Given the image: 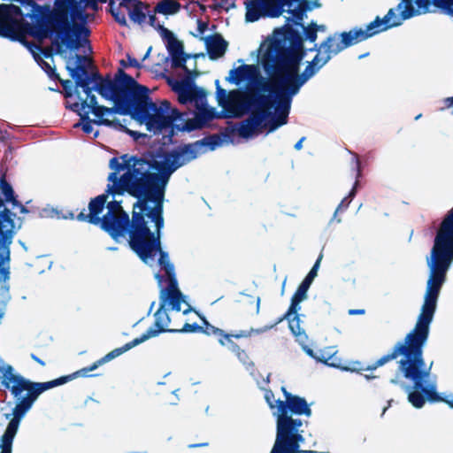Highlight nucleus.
<instances>
[{
    "label": "nucleus",
    "mask_w": 453,
    "mask_h": 453,
    "mask_svg": "<svg viewBox=\"0 0 453 453\" xmlns=\"http://www.w3.org/2000/svg\"><path fill=\"white\" fill-rule=\"evenodd\" d=\"M142 342H143L142 339H141L140 337H137V338L134 339L133 341L126 343L122 347L116 348V349H112L108 354H106L104 357H103L102 358H100L99 360L95 362L89 367H86V368H82V369L79 370L76 372V374L81 377H88V376H90L89 372H92V371L97 369L100 365L111 361L112 359L119 357L123 353L130 350L131 349L138 346L139 344H141Z\"/></svg>",
    "instance_id": "obj_20"
},
{
    "label": "nucleus",
    "mask_w": 453,
    "mask_h": 453,
    "mask_svg": "<svg viewBox=\"0 0 453 453\" xmlns=\"http://www.w3.org/2000/svg\"><path fill=\"white\" fill-rule=\"evenodd\" d=\"M369 38L365 27H354L348 32L334 33L329 35L318 48L313 59L308 62L300 73L303 60V39L292 27L284 31L276 30L259 47L258 52L293 85L295 91L300 92L302 87L332 58L343 50Z\"/></svg>",
    "instance_id": "obj_3"
},
{
    "label": "nucleus",
    "mask_w": 453,
    "mask_h": 453,
    "mask_svg": "<svg viewBox=\"0 0 453 453\" xmlns=\"http://www.w3.org/2000/svg\"><path fill=\"white\" fill-rule=\"evenodd\" d=\"M88 74L89 88L94 89L106 100L112 101L118 106L133 107L134 113L146 124L147 130L154 134L170 131L173 135L174 129H185L183 114L172 108L168 101H162L159 105L149 101L148 89L139 85L128 74L121 72L116 81L104 79L97 73Z\"/></svg>",
    "instance_id": "obj_5"
},
{
    "label": "nucleus",
    "mask_w": 453,
    "mask_h": 453,
    "mask_svg": "<svg viewBox=\"0 0 453 453\" xmlns=\"http://www.w3.org/2000/svg\"><path fill=\"white\" fill-rule=\"evenodd\" d=\"M303 350L309 357L314 358L317 361L322 362L332 367H339V363L337 362L336 357L337 350L335 349V347H326L323 349H319V351L315 352L308 345H303Z\"/></svg>",
    "instance_id": "obj_21"
},
{
    "label": "nucleus",
    "mask_w": 453,
    "mask_h": 453,
    "mask_svg": "<svg viewBox=\"0 0 453 453\" xmlns=\"http://www.w3.org/2000/svg\"><path fill=\"white\" fill-rule=\"evenodd\" d=\"M237 358L241 363H242L248 371H250L253 369L254 364L253 362L249 360V357L247 353L243 349H240L238 352L235 353Z\"/></svg>",
    "instance_id": "obj_37"
},
{
    "label": "nucleus",
    "mask_w": 453,
    "mask_h": 453,
    "mask_svg": "<svg viewBox=\"0 0 453 453\" xmlns=\"http://www.w3.org/2000/svg\"><path fill=\"white\" fill-rule=\"evenodd\" d=\"M31 357H32L35 361H36L38 364H40L41 365H42V366H44V365H45V363H44L42 359L38 358L35 355L32 354V355H31Z\"/></svg>",
    "instance_id": "obj_52"
},
{
    "label": "nucleus",
    "mask_w": 453,
    "mask_h": 453,
    "mask_svg": "<svg viewBox=\"0 0 453 453\" xmlns=\"http://www.w3.org/2000/svg\"><path fill=\"white\" fill-rule=\"evenodd\" d=\"M42 67L44 69V71L48 73V75L50 78H58V74L56 73L55 67H52L48 62L43 61L42 64Z\"/></svg>",
    "instance_id": "obj_41"
},
{
    "label": "nucleus",
    "mask_w": 453,
    "mask_h": 453,
    "mask_svg": "<svg viewBox=\"0 0 453 453\" xmlns=\"http://www.w3.org/2000/svg\"><path fill=\"white\" fill-rule=\"evenodd\" d=\"M74 82L70 80L61 81L62 86L64 89L65 90L68 96H71L73 95V91L78 96V93H80L83 97H85V94L82 90V88L79 87L77 88L76 81L74 78H73Z\"/></svg>",
    "instance_id": "obj_33"
},
{
    "label": "nucleus",
    "mask_w": 453,
    "mask_h": 453,
    "mask_svg": "<svg viewBox=\"0 0 453 453\" xmlns=\"http://www.w3.org/2000/svg\"><path fill=\"white\" fill-rule=\"evenodd\" d=\"M206 47L210 58L217 59L225 54L227 42L220 35H213L206 38Z\"/></svg>",
    "instance_id": "obj_24"
},
{
    "label": "nucleus",
    "mask_w": 453,
    "mask_h": 453,
    "mask_svg": "<svg viewBox=\"0 0 453 453\" xmlns=\"http://www.w3.org/2000/svg\"><path fill=\"white\" fill-rule=\"evenodd\" d=\"M173 90L178 101L194 112V119L198 127H203L215 118V109L207 104L208 92L188 81H176Z\"/></svg>",
    "instance_id": "obj_15"
},
{
    "label": "nucleus",
    "mask_w": 453,
    "mask_h": 453,
    "mask_svg": "<svg viewBox=\"0 0 453 453\" xmlns=\"http://www.w3.org/2000/svg\"><path fill=\"white\" fill-rule=\"evenodd\" d=\"M426 261L428 279L424 302L413 329L403 341L428 340L430 325L436 311L440 292L446 281L447 273L453 264V208L442 219Z\"/></svg>",
    "instance_id": "obj_7"
},
{
    "label": "nucleus",
    "mask_w": 453,
    "mask_h": 453,
    "mask_svg": "<svg viewBox=\"0 0 453 453\" xmlns=\"http://www.w3.org/2000/svg\"><path fill=\"white\" fill-rule=\"evenodd\" d=\"M89 62L90 60L87 57L78 54L69 56L65 61L70 76L75 79L77 88H82L85 94V97H83L78 93L79 103L74 104L81 120L75 127L81 126L86 134H91L94 131L93 124L106 125L115 128L122 127V124L116 119L115 115L118 112L125 113V111H121L120 108H108L99 105L96 96L91 94L90 79L86 66V64H89Z\"/></svg>",
    "instance_id": "obj_10"
},
{
    "label": "nucleus",
    "mask_w": 453,
    "mask_h": 453,
    "mask_svg": "<svg viewBox=\"0 0 453 453\" xmlns=\"http://www.w3.org/2000/svg\"><path fill=\"white\" fill-rule=\"evenodd\" d=\"M426 261L428 279L424 302L413 329L403 341L428 340L430 325L436 311L440 292L446 281L447 273L453 264V208L442 219Z\"/></svg>",
    "instance_id": "obj_9"
},
{
    "label": "nucleus",
    "mask_w": 453,
    "mask_h": 453,
    "mask_svg": "<svg viewBox=\"0 0 453 453\" xmlns=\"http://www.w3.org/2000/svg\"><path fill=\"white\" fill-rule=\"evenodd\" d=\"M434 6L442 10L445 14L453 17V0H433Z\"/></svg>",
    "instance_id": "obj_35"
},
{
    "label": "nucleus",
    "mask_w": 453,
    "mask_h": 453,
    "mask_svg": "<svg viewBox=\"0 0 453 453\" xmlns=\"http://www.w3.org/2000/svg\"><path fill=\"white\" fill-rule=\"evenodd\" d=\"M353 161L355 162L357 170V178H359L361 176L360 161L357 156H354Z\"/></svg>",
    "instance_id": "obj_44"
},
{
    "label": "nucleus",
    "mask_w": 453,
    "mask_h": 453,
    "mask_svg": "<svg viewBox=\"0 0 453 453\" xmlns=\"http://www.w3.org/2000/svg\"><path fill=\"white\" fill-rule=\"evenodd\" d=\"M0 190L6 203H11L13 207L18 205V201L14 196L12 187L5 180L4 177L0 179Z\"/></svg>",
    "instance_id": "obj_29"
},
{
    "label": "nucleus",
    "mask_w": 453,
    "mask_h": 453,
    "mask_svg": "<svg viewBox=\"0 0 453 453\" xmlns=\"http://www.w3.org/2000/svg\"><path fill=\"white\" fill-rule=\"evenodd\" d=\"M358 185V181L356 180L355 184H354V187L352 188V189L350 190V192L349 193L348 196L349 200L352 201V199L355 197L356 196V193H357V187Z\"/></svg>",
    "instance_id": "obj_43"
},
{
    "label": "nucleus",
    "mask_w": 453,
    "mask_h": 453,
    "mask_svg": "<svg viewBox=\"0 0 453 453\" xmlns=\"http://www.w3.org/2000/svg\"><path fill=\"white\" fill-rule=\"evenodd\" d=\"M258 64L266 74L262 76L257 65H242L229 73L227 80L239 85L248 81V92L239 89L226 91L216 81L218 104L227 113L240 117L251 114L237 127L239 136L251 138L262 128L264 123L269 133L287 124L293 98L299 94L293 85L258 52Z\"/></svg>",
    "instance_id": "obj_2"
},
{
    "label": "nucleus",
    "mask_w": 453,
    "mask_h": 453,
    "mask_svg": "<svg viewBox=\"0 0 453 453\" xmlns=\"http://www.w3.org/2000/svg\"><path fill=\"white\" fill-rule=\"evenodd\" d=\"M12 299L10 293V283H7V273L0 270V324L5 315L7 304ZM14 368L0 358V381L3 387H9V380L19 377Z\"/></svg>",
    "instance_id": "obj_18"
},
{
    "label": "nucleus",
    "mask_w": 453,
    "mask_h": 453,
    "mask_svg": "<svg viewBox=\"0 0 453 453\" xmlns=\"http://www.w3.org/2000/svg\"><path fill=\"white\" fill-rule=\"evenodd\" d=\"M367 55H368V53H365V54L360 55V56H359V58H363L366 57Z\"/></svg>",
    "instance_id": "obj_63"
},
{
    "label": "nucleus",
    "mask_w": 453,
    "mask_h": 453,
    "mask_svg": "<svg viewBox=\"0 0 453 453\" xmlns=\"http://www.w3.org/2000/svg\"><path fill=\"white\" fill-rule=\"evenodd\" d=\"M128 63L132 66H136V67L140 66L138 60L134 58H131V57H128Z\"/></svg>",
    "instance_id": "obj_48"
},
{
    "label": "nucleus",
    "mask_w": 453,
    "mask_h": 453,
    "mask_svg": "<svg viewBox=\"0 0 453 453\" xmlns=\"http://www.w3.org/2000/svg\"><path fill=\"white\" fill-rule=\"evenodd\" d=\"M154 277L157 280V281L158 283V286L161 288L162 281H163V277L160 275L159 273H154Z\"/></svg>",
    "instance_id": "obj_51"
},
{
    "label": "nucleus",
    "mask_w": 453,
    "mask_h": 453,
    "mask_svg": "<svg viewBox=\"0 0 453 453\" xmlns=\"http://www.w3.org/2000/svg\"><path fill=\"white\" fill-rule=\"evenodd\" d=\"M203 326H198L197 324H189L185 323L181 329H173L171 330L173 333H192L202 330Z\"/></svg>",
    "instance_id": "obj_38"
},
{
    "label": "nucleus",
    "mask_w": 453,
    "mask_h": 453,
    "mask_svg": "<svg viewBox=\"0 0 453 453\" xmlns=\"http://www.w3.org/2000/svg\"><path fill=\"white\" fill-rule=\"evenodd\" d=\"M350 202H351V200H349V197H347V196L344 197L342 200L341 203L337 206V208H336V210H335V211L334 213V216H333V219H331V221L336 218L337 213L339 211L346 210L349 207Z\"/></svg>",
    "instance_id": "obj_40"
},
{
    "label": "nucleus",
    "mask_w": 453,
    "mask_h": 453,
    "mask_svg": "<svg viewBox=\"0 0 453 453\" xmlns=\"http://www.w3.org/2000/svg\"><path fill=\"white\" fill-rule=\"evenodd\" d=\"M277 323H275L274 325H272V326H266L263 328H258V329H251L250 332V334L251 333H256V334H261V333H264V332H266L267 330L273 328Z\"/></svg>",
    "instance_id": "obj_42"
},
{
    "label": "nucleus",
    "mask_w": 453,
    "mask_h": 453,
    "mask_svg": "<svg viewBox=\"0 0 453 453\" xmlns=\"http://www.w3.org/2000/svg\"><path fill=\"white\" fill-rule=\"evenodd\" d=\"M204 326L202 328V332L204 333L207 335H217L219 338H222L223 335L226 334L222 329L218 328L212 325H211L208 321L203 319Z\"/></svg>",
    "instance_id": "obj_36"
},
{
    "label": "nucleus",
    "mask_w": 453,
    "mask_h": 453,
    "mask_svg": "<svg viewBox=\"0 0 453 453\" xmlns=\"http://www.w3.org/2000/svg\"><path fill=\"white\" fill-rule=\"evenodd\" d=\"M269 377H270V374H268V375H267V377H266V379H265V380H264V381H265V383H268V382H269Z\"/></svg>",
    "instance_id": "obj_61"
},
{
    "label": "nucleus",
    "mask_w": 453,
    "mask_h": 453,
    "mask_svg": "<svg viewBox=\"0 0 453 453\" xmlns=\"http://www.w3.org/2000/svg\"><path fill=\"white\" fill-rule=\"evenodd\" d=\"M390 403H391V401L388 402V406L384 407L383 411H382V413H381V416H383L385 414V412L387 411V410L388 409V407L390 406Z\"/></svg>",
    "instance_id": "obj_58"
},
{
    "label": "nucleus",
    "mask_w": 453,
    "mask_h": 453,
    "mask_svg": "<svg viewBox=\"0 0 453 453\" xmlns=\"http://www.w3.org/2000/svg\"><path fill=\"white\" fill-rule=\"evenodd\" d=\"M154 306H155V302H152L150 306L149 311H148L149 314L152 311Z\"/></svg>",
    "instance_id": "obj_59"
},
{
    "label": "nucleus",
    "mask_w": 453,
    "mask_h": 453,
    "mask_svg": "<svg viewBox=\"0 0 453 453\" xmlns=\"http://www.w3.org/2000/svg\"><path fill=\"white\" fill-rule=\"evenodd\" d=\"M22 219L4 206L0 198V270L7 273V283L11 278V244L22 226Z\"/></svg>",
    "instance_id": "obj_16"
},
{
    "label": "nucleus",
    "mask_w": 453,
    "mask_h": 453,
    "mask_svg": "<svg viewBox=\"0 0 453 453\" xmlns=\"http://www.w3.org/2000/svg\"><path fill=\"white\" fill-rule=\"evenodd\" d=\"M231 335H232V337H234V338L249 337V336H250V331H241L239 334H231Z\"/></svg>",
    "instance_id": "obj_45"
},
{
    "label": "nucleus",
    "mask_w": 453,
    "mask_h": 453,
    "mask_svg": "<svg viewBox=\"0 0 453 453\" xmlns=\"http://www.w3.org/2000/svg\"><path fill=\"white\" fill-rule=\"evenodd\" d=\"M305 140V137H302L299 141H297L294 146V148L296 150H302L303 148V143Z\"/></svg>",
    "instance_id": "obj_47"
},
{
    "label": "nucleus",
    "mask_w": 453,
    "mask_h": 453,
    "mask_svg": "<svg viewBox=\"0 0 453 453\" xmlns=\"http://www.w3.org/2000/svg\"><path fill=\"white\" fill-rule=\"evenodd\" d=\"M316 27L318 28V31H326V26L324 25L318 26L316 24Z\"/></svg>",
    "instance_id": "obj_57"
},
{
    "label": "nucleus",
    "mask_w": 453,
    "mask_h": 453,
    "mask_svg": "<svg viewBox=\"0 0 453 453\" xmlns=\"http://www.w3.org/2000/svg\"><path fill=\"white\" fill-rule=\"evenodd\" d=\"M397 10L400 12L399 14L394 9H390L383 18L377 16L374 20L365 25V33H367L369 38L392 27H398L404 20L413 17V13L409 12L403 0L398 4Z\"/></svg>",
    "instance_id": "obj_17"
},
{
    "label": "nucleus",
    "mask_w": 453,
    "mask_h": 453,
    "mask_svg": "<svg viewBox=\"0 0 453 453\" xmlns=\"http://www.w3.org/2000/svg\"><path fill=\"white\" fill-rule=\"evenodd\" d=\"M166 48L172 58L173 67H181L188 72L185 63L190 56L184 52L183 43L176 38L169 42Z\"/></svg>",
    "instance_id": "obj_22"
},
{
    "label": "nucleus",
    "mask_w": 453,
    "mask_h": 453,
    "mask_svg": "<svg viewBox=\"0 0 453 453\" xmlns=\"http://www.w3.org/2000/svg\"><path fill=\"white\" fill-rule=\"evenodd\" d=\"M206 29V24L199 21L198 22V32L199 34H203L204 30Z\"/></svg>",
    "instance_id": "obj_50"
},
{
    "label": "nucleus",
    "mask_w": 453,
    "mask_h": 453,
    "mask_svg": "<svg viewBox=\"0 0 453 453\" xmlns=\"http://www.w3.org/2000/svg\"><path fill=\"white\" fill-rule=\"evenodd\" d=\"M180 4L175 0H162L155 7L154 13L174 14L180 10Z\"/></svg>",
    "instance_id": "obj_28"
},
{
    "label": "nucleus",
    "mask_w": 453,
    "mask_h": 453,
    "mask_svg": "<svg viewBox=\"0 0 453 453\" xmlns=\"http://www.w3.org/2000/svg\"><path fill=\"white\" fill-rule=\"evenodd\" d=\"M298 26H301V27L303 28V33H304V38H302L303 39V42L305 40V41H308L311 43H313V46L311 48H307V50H316L318 51V48L317 47V44L315 43L316 40H317V37H318V28L316 27V23H311L308 27H304L302 22L300 24H297ZM301 37H303L301 35H300ZM303 57L304 56V53H303Z\"/></svg>",
    "instance_id": "obj_27"
},
{
    "label": "nucleus",
    "mask_w": 453,
    "mask_h": 453,
    "mask_svg": "<svg viewBox=\"0 0 453 453\" xmlns=\"http://www.w3.org/2000/svg\"><path fill=\"white\" fill-rule=\"evenodd\" d=\"M16 208L19 209L20 213H27L28 212V210L24 205L19 203V202H18V205H15L14 207H13V205H12V209H16Z\"/></svg>",
    "instance_id": "obj_46"
},
{
    "label": "nucleus",
    "mask_w": 453,
    "mask_h": 453,
    "mask_svg": "<svg viewBox=\"0 0 453 453\" xmlns=\"http://www.w3.org/2000/svg\"><path fill=\"white\" fill-rule=\"evenodd\" d=\"M219 142L212 137L187 144L152 161L124 154L109 161L105 193L92 199L79 220L100 226L115 241L128 236L130 248L145 262L159 248L163 203L171 175Z\"/></svg>",
    "instance_id": "obj_1"
},
{
    "label": "nucleus",
    "mask_w": 453,
    "mask_h": 453,
    "mask_svg": "<svg viewBox=\"0 0 453 453\" xmlns=\"http://www.w3.org/2000/svg\"><path fill=\"white\" fill-rule=\"evenodd\" d=\"M69 378L66 376L47 382H33L21 375L8 381L10 386L4 388L10 390L15 400V407L12 413L5 414L6 419H10V422L1 438L0 453H12V441L19 423L39 395L46 390L67 382Z\"/></svg>",
    "instance_id": "obj_13"
},
{
    "label": "nucleus",
    "mask_w": 453,
    "mask_h": 453,
    "mask_svg": "<svg viewBox=\"0 0 453 453\" xmlns=\"http://www.w3.org/2000/svg\"><path fill=\"white\" fill-rule=\"evenodd\" d=\"M427 340L400 341L392 351L379 358L372 369H375L390 360L399 358L398 374L390 380L399 383L402 375L409 384H402L408 395V402L416 409H421L426 402L445 403L453 409V394L440 395L437 392V377L432 374L433 362L427 366L423 357V348Z\"/></svg>",
    "instance_id": "obj_6"
},
{
    "label": "nucleus",
    "mask_w": 453,
    "mask_h": 453,
    "mask_svg": "<svg viewBox=\"0 0 453 453\" xmlns=\"http://www.w3.org/2000/svg\"><path fill=\"white\" fill-rule=\"evenodd\" d=\"M231 338L232 335L225 334L222 338H219V342L222 346H226L230 351L235 354L241 348Z\"/></svg>",
    "instance_id": "obj_34"
},
{
    "label": "nucleus",
    "mask_w": 453,
    "mask_h": 453,
    "mask_svg": "<svg viewBox=\"0 0 453 453\" xmlns=\"http://www.w3.org/2000/svg\"><path fill=\"white\" fill-rule=\"evenodd\" d=\"M321 259H322V255H319V257L316 260L315 264L313 265V266L311 267V269L310 270V272L308 273L306 277L303 279V280L301 282V284L307 286L309 288L311 287L312 281L318 275V271L320 266Z\"/></svg>",
    "instance_id": "obj_31"
},
{
    "label": "nucleus",
    "mask_w": 453,
    "mask_h": 453,
    "mask_svg": "<svg viewBox=\"0 0 453 453\" xmlns=\"http://www.w3.org/2000/svg\"><path fill=\"white\" fill-rule=\"evenodd\" d=\"M26 12L14 4H0V23L17 17L27 16L34 24L30 27V34L38 40L50 38L56 35L55 43L57 53L65 61L68 59L67 50H78L87 42L89 31L83 24L69 21L68 13L71 10L73 19L86 21L88 14L86 9L96 10V0H64L52 12L47 4L40 5L34 0H21Z\"/></svg>",
    "instance_id": "obj_4"
},
{
    "label": "nucleus",
    "mask_w": 453,
    "mask_h": 453,
    "mask_svg": "<svg viewBox=\"0 0 453 453\" xmlns=\"http://www.w3.org/2000/svg\"><path fill=\"white\" fill-rule=\"evenodd\" d=\"M245 21L256 22L260 19L278 18L287 12L288 22L300 24L306 17V11L321 6L319 0H245Z\"/></svg>",
    "instance_id": "obj_14"
},
{
    "label": "nucleus",
    "mask_w": 453,
    "mask_h": 453,
    "mask_svg": "<svg viewBox=\"0 0 453 453\" xmlns=\"http://www.w3.org/2000/svg\"><path fill=\"white\" fill-rule=\"evenodd\" d=\"M349 313L350 315H361V314H364L365 313V310L363 309H357V310H349Z\"/></svg>",
    "instance_id": "obj_49"
},
{
    "label": "nucleus",
    "mask_w": 453,
    "mask_h": 453,
    "mask_svg": "<svg viewBox=\"0 0 453 453\" xmlns=\"http://www.w3.org/2000/svg\"><path fill=\"white\" fill-rule=\"evenodd\" d=\"M299 453H330L327 451H315V450H301Z\"/></svg>",
    "instance_id": "obj_53"
},
{
    "label": "nucleus",
    "mask_w": 453,
    "mask_h": 453,
    "mask_svg": "<svg viewBox=\"0 0 453 453\" xmlns=\"http://www.w3.org/2000/svg\"><path fill=\"white\" fill-rule=\"evenodd\" d=\"M208 443L207 442H204V443H198V444H191L189 445V448H198V447H204V446H207Z\"/></svg>",
    "instance_id": "obj_54"
},
{
    "label": "nucleus",
    "mask_w": 453,
    "mask_h": 453,
    "mask_svg": "<svg viewBox=\"0 0 453 453\" xmlns=\"http://www.w3.org/2000/svg\"><path fill=\"white\" fill-rule=\"evenodd\" d=\"M157 27V24H156ZM158 30L160 31V35L164 41L165 42V44H168L169 42L172 40H175L176 37L174 36L173 33L170 31L169 29L164 27L162 25H157Z\"/></svg>",
    "instance_id": "obj_39"
},
{
    "label": "nucleus",
    "mask_w": 453,
    "mask_h": 453,
    "mask_svg": "<svg viewBox=\"0 0 453 453\" xmlns=\"http://www.w3.org/2000/svg\"><path fill=\"white\" fill-rule=\"evenodd\" d=\"M120 6H123L125 11H127L134 23L141 25L145 22L148 16L150 25L153 27H156V15L155 13H150L148 4L140 0H120Z\"/></svg>",
    "instance_id": "obj_19"
},
{
    "label": "nucleus",
    "mask_w": 453,
    "mask_h": 453,
    "mask_svg": "<svg viewBox=\"0 0 453 453\" xmlns=\"http://www.w3.org/2000/svg\"><path fill=\"white\" fill-rule=\"evenodd\" d=\"M159 255L157 259L158 265L165 270L168 279V286L165 288H161L159 293V307L154 313L155 322L152 326L148 328L140 338L142 342H146L150 338L158 336L161 333L171 332L168 328L171 319L168 315L169 311H180L184 314L191 311L190 304L187 302L186 296L180 292L178 287V281L175 277L174 265L170 261L169 255L166 251L162 250L161 243L157 251L149 254L150 261L145 262L138 254L141 260L150 266L156 264V257Z\"/></svg>",
    "instance_id": "obj_11"
},
{
    "label": "nucleus",
    "mask_w": 453,
    "mask_h": 453,
    "mask_svg": "<svg viewBox=\"0 0 453 453\" xmlns=\"http://www.w3.org/2000/svg\"><path fill=\"white\" fill-rule=\"evenodd\" d=\"M309 287L300 284L291 299L289 306V314L296 313L301 310L300 303L308 297Z\"/></svg>",
    "instance_id": "obj_26"
},
{
    "label": "nucleus",
    "mask_w": 453,
    "mask_h": 453,
    "mask_svg": "<svg viewBox=\"0 0 453 453\" xmlns=\"http://www.w3.org/2000/svg\"><path fill=\"white\" fill-rule=\"evenodd\" d=\"M107 250H111V251H115L118 250V248L117 247H108Z\"/></svg>",
    "instance_id": "obj_60"
},
{
    "label": "nucleus",
    "mask_w": 453,
    "mask_h": 453,
    "mask_svg": "<svg viewBox=\"0 0 453 453\" xmlns=\"http://www.w3.org/2000/svg\"><path fill=\"white\" fill-rule=\"evenodd\" d=\"M109 6L111 13L114 17L115 20L122 26H127V19L125 15L127 11H125L123 6H120V1L119 2V4L116 5L115 0H111Z\"/></svg>",
    "instance_id": "obj_30"
},
{
    "label": "nucleus",
    "mask_w": 453,
    "mask_h": 453,
    "mask_svg": "<svg viewBox=\"0 0 453 453\" xmlns=\"http://www.w3.org/2000/svg\"><path fill=\"white\" fill-rule=\"evenodd\" d=\"M283 319H287L288 321V327L292 334L296 336V341L301 345L303 349V345H307L306 342L308 341V336L305 334L304 330L301 327V319L299 318L298 312L289 314V310L287 313L279 319L277 323L281 322Z\"/></svg>",
    "instance_id": "obj_23"
},
{
    "label": "nucleus",
    "mask_w": 453,
    "mask_h": 453,
    "mask_svg": "<svg viewBox=\"0 0 453 453\" xmlns=\"http://www.w3.org/2000/svg\"><path fill=\"white\" fill-rule=\"evenodd\" d=\"M420 118H421V114H418V115H417V116L415 117V120H418V119H419Z\"/></svg>",
    "instance_id": "obj_62"
},
{
    "label": "nucleus",
    "mask_w": 453,
    "mask_h": 453,
    "mask_svg": "<svg viewBox=\"0 0 453 453\" xmlns=\"http://www.w3.org/2000/svg\"><path fill=\"white\" fill-rule=\"evenodd\" d=\"M413 17L430 12L431 0H403ZM433 4L434 1L432 0Z\"/></svg>",
    "instance_id": "obj_25"
},
{
    "label": "nucleus",
    "mask_w": 453,
    "mask_h": 453,
    "mask_svg": "<svg viewBox=\"0 0 453 453\" xmlns=\"http://www.w3.org/2000/svg\"><path fill=\"white\" fill-rule=\"evenodd\" d=\"M178 391H179V389H175V390H173V394L174 395H177V392H178Z\"/></svg>",
    "instance_id": "obj_64"
},
{
    "label": "nucleus",
    "mask_w": 453,
    "mask_h": 453,
    "mask_svg": "<svg viewBox=\"0 0 453 453\" xmlns=\"http://www.w3.org/2000/svg\"><path fill=\"white\" fill-rule=\"evenodd\" d=\"M19 245L24 249V250H25V251H27V245L25 244V242H22L21 240H19Z\"/></svg>",
    "instance_id": "obj_56"
},
{
    "label": "nucleus",
    "mask_w": 453,
    "mask_h": 453,
    "mask_svg": "<svg viewBox=\"0 0 453 453\" xmlns=\"http://www.w3.org/2000/svg\"><path fill=\"white\" fill-rule=\"evenodd\" d=\"M426 261L428 279L424 302L413 329L403 341L428 340L430 325L436 311L440 292L446 281L447 273L453 264V208L442 219Z\"/></svg>",
    "instance_id": "obj_8"
},
{
    "label": "nucleus",
    "mask_w": 453,
    "mask_h": 453,
    "mask_svg": "<svg viewBox=\"0 0 453 453\" xmlns=\"http://www.w3.org/2000/svg\"><path fill=\"white\" fill-rule=\"evenodd\" d=\"M265 400L272 410L273 417L276 418V410L279 408L280 403H283V401L280 399L276 400L273 392L270 389H265Z\"/></svg>",
    "instance_id": "obj_32"
},
{
    "label": "nucleus",
    "mask_w": 453,
    "mask_h": 453,
    "mask_svg": "<svg viewBox=\"0 0 453 453\" xmlns=\"http://www.w3.org/2000/svg\"><path fill=\"white\" fill-rule=\"evenodd\" d=\"M150 51H151V47H150V48L147 50L146 53L144 54L143 58H142V61H144V60H145V59L150 56Z\"/></svg>",
    "instance_id": "obj_55"
},
{
    "label": "nucleus",
    "mask_w": 453,
    "mask_h": 453,
    "mask_svg": "<svg viewBox=\"0 0 453 453\" xmlns=\"http://www.w3.org/2000/svg\"><path fill=\"white\" fill-rule=\"evenodd\" d=\"M285 401L276 410V437L270 453H298L305 441L303 421L293 415L311 416V409L306 400L289 393L281 387Z\"/></svg>",
    "instance_id": "obj_12"
}]
</instances>
